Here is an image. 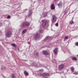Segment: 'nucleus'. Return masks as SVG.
<instances>
[{"label": "nucleus", "mask_w": 78, "mask_h": 78, "mask_svg": "<svg viewBox=\"0 0 78 78\" xmlns=\"http://www.w3.org/2000/svg\"><path fill=\"white\" fill-rule=\"evenodd\" d=\"M30 25V23L27 22H26L22 23V26L23 27H27V26H29Z\"/></svg>", "instance_id": "f257e3e1"}, {"label": "nucleus", "mask_w": 78, "mask_h": 78, "mask_svg": "<svg viewBox=\"0 0 78 78\" xmlns=\"http://www.w3.org/2000/svg\"><path fill=\"white\" fill-rule=\"evenodd\" d=\"M42 25H43V28H44L46 25V24L47 23V20H43L42 21Z\"/></svg>", "instance_id": "f03ea898"}, {"label": "nucleus", "mask_w": 78, "mask_h": 78, "mask_svg": "<svg viewBox=\"0 0 78 78\" xmlns=\"http://www.w3.org/2000/svg\"><path fill=\"white\" fill-rule=\"evenodd\" d=\"M52 22H56V20L57 19V17L56 16L54 15L52 16Z\"/></svg>", "instance_id": "7ed1b4c3"}, {"label": "nucleus", "mask_w": 78, "mask_h": 78, "mask_svg": "<svg viewBox=\"0 0 78 78\" xmlns=\"http://www.w3.org/2000/svg\"><path fill=\"white\" fill-rule=\"evenodd\" d=\"M40 37V34L39 33H37L36 34V35L35 37V40H37Z\"/></svg>", "instance_id": "20e7f679"}, {"label": "nucleus", "mask_w": 78, "mask_h": 78, "mask_svg": "<svg viewBox=\"0 0 78 78\" xmlns=\"http://www.w3.org/2000/svg\"><path fill=\"white\" fill-rule=\"evenodd\" d=\"M64 64H62L59 66L58 67V69L59 70H61L64 68Z\"/></svg>", "instance_id": "39448f33"}, {"label": "nucleus", "mask_w": 78, "mask_h": 78, "mask_svg": "<svg viewBox=\"0 0 78 78\" xmlns=\"http://www.w3.org/2000/svg\"><path fill=\"white\" fill-rule=\"evenodd\" d=\"M11 32H8L6 33V36L8 37H10L11 36Z\"/></svg>", "instance_id": "423d86ee"}, {"label": "nucleus", "mask_w": 78, "mask_h": 78, "mask_svg": "<svg viewBox=\"0 0 78 78\" xmlns=\"http://www.w3.org/2000/svg\"><path fill=\"white\" fill-rule=\"evenodd\" d=\"M32 66H34L35 67H37V64L35 62H33L31 64Z\"/></svg>", "instance_id": "0eeeda50"}, {"label": "nucleus", "mask_w": 78, "mask_h": 78, "mask_svg": "<svg viewBox=\"0 0 78 78\" xmlns=\"http://www.w3.org/2000/svg\"><path fill=\"white\" fill-rule=\"evenodd\" d=\"M51 39V37H47L44 40V41H46L47 40Z\"/></svg>", "instance_id": "6e6552de"}, {"label": "nucleus", "mask_w": 78, "mask_h": 78, "mask_svg": "<svg viewBox=\"0 0 78 78\" xmlns=\"http://www.w3.org/2000/svg\"><path fill=\"white\" fill-rule=\"evenodd\" d=\"M29 16H30L31 14H32V11L31 9H30L29 10Z\"/></svg>", "instance_id": "1a4fd4ad"}, {"label": "nucleus", "mask_w": 78, "mask_h": 78, "mask_svg": "<svg viewBox=\"0 0 78 78\" xmlns=\"http://www.w3.org/2000/svg\"><path fill=\"white\" fill-rule=\"evenodd\" d=\"M58 6H59V7H60L61 6H62V2H60V3L58 4Z\"/></svg>", "instance_id": "9d476101"}, {"label": "nucleus", "mask_w": 78, "mask_h": 78, "mask_svg": "<svg viewBox=\"0 0 78 78\" xmlns=\"http://www.w3.org/2000/svg\"><path fill=\"white\" fill-rule=\"evenodd\" d=\"M43 54L44 55H48V54L47 53V52L46 51H43Z\"/></svg>", "instance_id": "9b49d317"}, {"label": "nucleus", "mask_w": 78, "mask_h": 78, "mask_svg": "<svg viewBox=\"0 0 78 78\" xmlns=\"http://www.w3.org/2000/svg\"><path fill=\"white\" fill-rule=\"evenodd\" d=\"M57 51H58V48H56L54 51V53L55 55H56L57 53Z\"/></svg>", "instance_id": "f8f14e48"}, {"label": "nucleus", "mask_w": 78, "mask_h": 78, "mask_svg": "<svg viewBox=\"0 0 78 78\" xmlns=\"http://www.w3.org/2000/svg\"><path fill=\"white\" fill-rule=\"evenodd\" d=\"M51 9H55V5H54V4H52L51 5Z\"/></svg>", "instance_id": "ddd939ff"}, {"label": "nucleus", "mask_w": 78, "mask_h": 78, "mask_svg": "<svg viewBox=\"0 0 78 78\" xmlns=\"http://www.w3.org/2000/svg\"><path fill=\"white\" fill-rule=\"evenodd\" d=\"M24 74L25 75H26V76H28V73H27L26 71H24Z\"/></svg>", "instance_id": "4468645a"}, {"label": "nucleus", "mask_w": 78, "mask_h": 78, "mask_svg": "<svg viewBox=\"0 0 78 78\" xmlns=\"http://www.w3.org/2000/svg\"><path fill=\"white\" fill-rule=\"evenodd\" d=\"M12 78H16V76H15V74H12Z\"/></svg>", "instance_id": "2eb2a0df"}, {"label": "nucleus", "mask_w": 78, "mask_h": 78, "mask_svg": "<svg viewBox=\"0 0 78 78\" xmlns=\"http://www.w3.org/2000/svg\"><path fill=\"white\" fill-rule=\"evenodd\" d=\"M27 29H25L23 31V34L27 32Z\"/></svg>", "instance_id": "dca6fc26"}, {"label": "nucleus", "mask_w": 78, "mask_h": 78, "mask_svg": "<svg viewBox=\"0 0 78 78\" xmlns=\"http://www.w3.org/2000/svg\"><path fill=\"white\" fill-rule=\"evenodd\" d=\"M34 54L36 55L37 56H38V53L37 52V51H34Z\"/></svg>", "instance_id": "f3484780"}, {"label": "nucleus", "mask_w": 78, "mask_h": 78, "mask_svg": "<svg viewBox=\"0 0 78 78\" xmlns=\"http://www.w3.org/2000/svg\"><path fill=\"white\" fill-rule=\"evenodd\" d=\"M72 59L73 61H76V58L75 57H73V58H72Z\"/></svg>", "instance_id": "a211bd4d"}, {"label": "nucleus", "mask_w": 78, "mask_h": 78, "mask_svg": "<svg viewBox=\"0 0 78 78\" xmlns=\"http://www.w3.org/2000/svg\"><path fill=\"white\" fill-rule=\"evenodd\" d=\"M71 71L72 72H74V69H73V68L71 67Z\"/></svg>", "instance_id": "6ab92c4d"}, {"label": "nucleus", "mask_w": 78, "mask_h": 78, "mask_svg": "<svg viewBox=\"0 0 78 78\" xmlns=\"http://www.w3.org/2000/svg\"><path fill=\"white\" fill-rule=\"evenodd\" d=\"M12 45L13 46V47H16V44H12Z\"/></svg>", "instance_id": "aec40b11"}, {"label": "nucleus", "mask_w": 78, "mask_h": 78, "mask_svg": "<svg viewBox=\"0 0 78 78\" xmlns=\"http://www.w3.org/2000/svg\"><path fill=\"white\" fill-rule=\"evenodd\" d=\"M74 22H73V21H71L70 22V24H71V25H72V24H73Z\"/></svg>", "instance_id": "412c9836"}, {"label": "nucleus", "mask_w": 78, "mask_h": 78, "mask_svg": "<svg viewBox=\"0 0 78 78\" xmlns=\"http://www.w3.org/2000/svg\"><path fill=\"white\" fill-rule=\"evenodd\" d=\"M50 74L48 73H46V76H49Z\"/></svg>", "instance_id": "4be33fe9"}, {"label": "nucleus", "mask_w": 78, "mask_h": 78, "mask_svg": "<svg viewBox=\"0 0 78 78\" xmlns=\"http://www.w3.org/2000/svg\"><path fill=\"white\" fill-rule=\"evenodd\" d=\"M43 76H46V73H44L42 74Z\"/></svg>", "instance_id": "5701e85b"}, {"label": "nucleus", "mask_w": 78, "mask_h": 78, "mask_svg": "<svg viewBox=\"0 0 78 78\" xmlns=\"http://www.w3.org/2000/svg\"><path fill=\"white\" fill-rule=\"evenodd\" d=\"M73 74L74 75H78V72H75V73H73Z\"/></svg>", "instance_id": "b1692460"}, {"label": "nucleus", "mask_w": 78, "mask_h": 78, "mask_svg": "<svg viewBox=\"0 0 78 78\" xmlns=\"http://www.w3.org/2000/svg\"><path fill=\"white\" fill-rule=\"evenodd\" d=\"M40 72H44V70L42 69H41L39 70Z\"/></svg>", "instance_id": "393cba45"}, {"label": "nucleus", "mask_w": 78, "mask_h": 78, "mask_svg": "<svg viewBox=\"0 0 78 78\" xmlns=\"http://www.w3.org/2000/svg\"><path fill=\"white\" fill-rule=\"evenodd\" d=\"M47 16V13H45V14L44 15V17H46Z\"/></svg>", "instance_id": "a878e982"}, {"label": "nucleus", "mask_w": 78, "mask_h": 78, "mask_svg": "<svg viewBox=\"0 0 78 78\" xmlns=\"http://www.w3.org/2000/svg\"><path fill=\"white\" fill-rule=\"evenodd\" d=\"M55 25L56 26V27H58V23H57Z\"/></svg>", "instance_id": "bb28decb"}, {"label": "nucleus", "mask_w": 78, "mask_h": 78, "mask_svg": "<svg viewBox=\"0 0 78 78\" xmlns=\"http://www.w3.org/2000/svg\"><path fill=\"white\" fill-rule=\"evenodd\" d=\"M39 32H40V33H42V30H39Z\"/></svg>", "instance_id": "cd10ccee"}, {"label": "nucleus", "mask_w": 78, "mask_h": 78, "mask_svg": "<svg viewBox=\"0 0 78 78\" xmlns=\"http://www.w3.org/2000/svg\"><path fill=\"white\" fill-rule=\"evenodd\" d=\"M10 17H11V16H8L7 17V19H9L10 18Z\"/></svg>", "instance_id": "c85d7f7f"}, {"label": "nucleus", "mask_w": 78, "mask_h": 78, "mask_svg": "<svg viewBox=\"0 0 78 78\" xmlns=\"http://www.w3.org/2000/svg\"><path fill=\"white\" fill-rule=\"evenodd\" d=\"M76 45H77V46H78V42H76Z\"/></svg>", "instance_id": "c756f323"}, {"label": "nucleus", "mask_w": 78, "mask_h": 78, "mask_svg": "<svg viewBox=\"0 0 78 78\" xmlns=\"http://www.w3.org/2000/svg\"><path fill=\"white\" fill-rule=\"evenodd\" d=\"M65 39H68V37H65Z\"/></svg>", "instance_id": "7c9ffc66"}, {"label": "nucleus", "mask_w": 78, "mask_h": 78, "mask_svg": "<svg viewBox=\"0 0 78 78\" xmlns=\"http://www.w3.org/2000/svg\"><path fill=\"white\" fill-rule=\"evenodd\" d=\"M59 0H55V2H58Z\"/></svg>", "instance_id": "2f4dec72"}, {"label": "nucleus", "mask_w": 78, "mask_h": 78, "mask_svg": "<svg viewBox=\"0 0 78 78\" xmlns=\"http://www.w3.org/2000/svg\"><path fill=\"white\" fill-rule=\"evenodd\" d=\"M0 24H1V25H2V24H1V23H0Z\"/></svg>", "instance_id": "473e14b6"}, {"label": "nucleus", "mask_w": 78, "mask_h": 78, "mask_svg": "<svg viewBox=\"0 0 78 78\" xmlns=\"http://www.w3.org/2000/svg\"><path fill=\"white\" fill-rule=\"evenodd\" d=\"M40 75H41V74H40Z\"/></svg>", "instance_id": "72a5a7b5"}]
</instances>
